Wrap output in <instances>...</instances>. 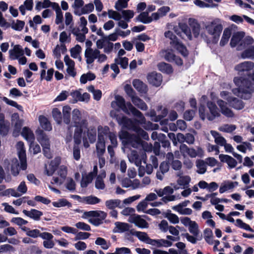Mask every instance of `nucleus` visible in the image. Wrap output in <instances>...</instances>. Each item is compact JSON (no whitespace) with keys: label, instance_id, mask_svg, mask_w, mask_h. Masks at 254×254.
I'll use <instances>...</instances> for the list:
<instances>
[{"label":"nucleus","instance_id":"nucleus-1","mask_svg":"<svg viewBox=\"0 0 254 254\" xmlns=\"http://www.w3.org/2000/svg\"><path fill=\"white\" fill-rule=\"evenodd\" d=\"M254 68V63L251 61H245L235 66L234 69L239 76L235 77L233 79L234 83L238 87L232 89L234 95L244 99L251 97L254 91V87L247 76Z\"/></svg>","mask_w":254,"mask_h":254},{"label":"nucleus","instance_id":"nucleus-2","mask_svg":"<svg viewBox=\"0 0 254 254\" xmlns=\"http://www.w3.org/2000/svg\"><path fill=\"white\" fill-rule=\"evenodd\" d=\"M139 120L138 118V120H135L133 121L124 115L121 117V122H119V125L122 126L123 128L135 132L137 134L135 135L130 134L127 131H121L119 133V137L125 145H130L136 148L141 143V138L145 140L149 139L147 133L137 125V123L141 125L143 124H140L138 121Z\"/></svg>","mask_w":254,"mask_h":254},{"label":"nucleus","instance_id":"nucleus-3","mask_svg":"<svg viewBox=\"0 0 254 254\" xmlns=\"http://www.w3.org/2000/svg\"><path fill=\"white\" fill-rule=\"evenodd\" d=\"M115 100L111 103V106L113 108H116L118 107L128 115L131 112L133 115L139 119L138 121L140 124L145 123L146 119L142 113L133 107L130 102L126 103L124 98L120 95L115 96Z\"/></svg>","mask_w":254,"mask_h":254},{"label":"nucleus","instance_id":"nucleus-4","mask_svg":"<svg viewBox=\"0 0 254 254\" xmlns=\"http://www.w3.org/2000/svg\"><path fill=\"white\" fill-rule=\"evenodd\" d=\"M72 124L73 127H75L74 130L73 140L74 143L79 144L81 143V135L84 128L87 127V121L85 119H82L80 112L75 109L72 112Z\"/></svg>","mask_w":254,"mask_h":254},{"label":"nucleus","instance_id":"nucleus-5","mask_svg":"<svg viewBox=\"0 0 254 254\" xmlns=\"http://www.w3.org/2000/svg\"><path fill=\"white\" fill-rule=\"evenodd\" d=\"M107 213L101 210H91L85 211L82 217L84 219L90 218L88 222L94 226H99L103 223V221L105 219Z\"/></svg>","mask_w":254,"mask_h":254},{"label":"nucleus","instance_id":"nucleus-6","mask_svg":"<svg viewBox=\"0 0 254 254\" xmlns=\"http://www.w3.org/2000/svg\"><path fill=\"white\" fill-rule=\"evenodd\" d=\"M109 128L106 127L102 130L98 128V141L96 143V148L97 156H103L105 152V136L107 134Z\"/></svg>","mask_w":254,"mask_h":254},{"label":"nucleus","instance_id":"nucleus-7","mask_svg":"<svg viewBox=\"0 0 254 254\" xmlns=\"http://www.w3.org/2000/svg\"><path fill=\"white\" fill-rule=\"evenodd\" d=\"M154 191L159 197H162L161 200L165 203L174 201L176 196L172 195L174 193V189L170 186H167L164 189H155Z\"/></svg>","mask_w":254,"mask_h":254},{"label":"nucleus","instance_id":"nucleus-8","mask_svg":"<svg viewBox=\"0 0 254 254\" xmlns=\"http://www.w3.org/2000/svg\"><path fill=\"white\" fill-rule=\"evenodd\" d=\"M164 35L166 38H168L171 40L170 43L172 47L176 48L184 56L187 55L188 53L186 47L179 41L177 37L173 34L172 32L168 31L165 32Z\"/></svg>","mask_w":254,"mask_h":254},{"label":"nucleus","instance_id":"nucleus-9","mask_svg":"<svg viewBox=\"0 0 254 254\" xmlns=\"http://www.w3.org/2000/svg\"><path fill=\"white\" fill-rule=\"evenodd\" d=\"M206 29L209 34L217 40L222 31L223 26L218 20H214L206 26Z\"/></svg>","mask_w":254,"mask_h":254},{"label":"nucleus","instance_id":"nucleus-10","mask_svg":"<svg viewBox=\"0 0 254 254\" xmlns=\"http://www.w3.org/2000/svg\"><path fill=\"white\" fill-rule=\"evenodd\" d=\"M180 151L184 157L188 155L191 158H195L197 156L201 155L203 152L200 147H198L197 149L195 150L193 148H189L185 144H182L180 146Z\"/></svg>","mask_w":254,"mask_h":254},{"label":"nucleus","instance_id":"nucleus-11","mask_svg":"<svg viewBox=\"0 0 254 254\" xmlns=\"http://www.w3.org/2000/svg\"><path fill=\"white\" fill-rule=\"evenodd\" d=\"M128 160L130 162L133 163L136 166H139L141 164L142 161L146 164V154L142 152L138 154L135 150H132L129 154L128 155Z\"/></svg>","mask_w":254,"mask_h":254},{"label":"nucleus","instance_id":"nucleus-12","mask_svg":"<svg viewBox=\"0 0 254 254\" xmlns=\"http://www.w3.org/2000/svg\"><path fill=\"white\" fill-rule=\"evenodd\" d=\"M207 107L209 109V113H206V118L209 121H213L215 118L221 116L220 110L214 103L212 101H208Z\"/></svg>","mask_w":254,"mask_h":254},{"label":"nucleus","instance_id":"nucleus-13","mask_svg":"<svg viewBox=\"0 0 254 254\" xmlns=\"http://www.w3.org/2000/svg\"><path fill=\"white\" fill-rule=\"evenodd\" d=\"M24 146V143L22 141H19L16 144L18 157L20 161V168L23 170L27 168L26 152Z\"/></svg>","mask_w":254,"mask_h":254},{"label":"nucleus","instance_id":"nucleus-14","mask_svg":"<svg viewBox=\"0 0 254 254\" xmlns=\"http://www.w3.org/2000/svg\"><path fill=\"white\" fill-rule=\"evenodd\" d=\"M128 221L131 223L134 224L135 226L139 228H147L148 227V223L146 220L136 214L131 215L128 218Z\"/></svg>","mask_w":254,"mask_h":254},{"label":"nucleus","instance_id":"nucleus-15","mask_svg":"<svg viewBox=\"0 0 254 254\" xmlns=\"http://www.w3.org/2000/svg\"><path fill=\"white\" fill-rule=\"evenodd\" d=\"M99 53L100 51L98 49L87 48L85 51L86 63L88 64H92L94 60L97 58V56H99Z\"/></svg>","mask_w":254,"mask_h":254},{"label":"nucleus","instance_id":"nucleus-16","mask_svg":"<svg viewBox=\"0 0 254 254\" xmlns=\"http://www.w3.org/2000/svg\"><path fill=\"white\" fill-rule=\"evenodd\" d=\"M217 104L220 108V113L227 118H233L234 117L233 112L228 107L227 103L221 99L217 101Z\"/></svg>","mask_w":254,"mask_h":254},{"label":"nucleus","instance_id":"nucleus-17","mask_svg":"<svg viewBox=\"0 0 254 254\" xmlns=\"http://www.w3.org/2000/svg\"><path fill=\"white\" fill-rule=\"evenodd\" d=\"M148 82L156 87L159 86L162 81V75L156 72H152L149 73L147 76Z\"/></svg>","mask_w":254,"mask_h":254},{"label":"nucleus","instance_id":"nucleus-18","mask_svg":"<svg viewBox=\"0 0 254 254\" xmlns=\"http://www.w3.org/2000/svg\"><path fill=\"white\" fill-rule=\"evenodd\" d=\"M9 122L5 120L3 114H0V135L2 136H6L9 132Z\"/></svg>","mask_w":254,"mask_h":254},{"label":"nucleus","instance_id":"nucleus-19","mask_svg":"<svg viewBox=\"0 0 254 254\" xmlns=\"http://www.w3.org/2000/svg\"><path fill=\"white\" fill-rule=\"evenodd\" d=\"M37 138L39 142L43 147L50 146V142L48 136L43 130L39 129L36 131Z\"/></svg>","mask_w":254,"mask_h":254},{"label":"nucleus","instance_id":"nucleus-20","mask_svg":"<svg viewBox=\"0 0 254 254\" xmlns=\"http://www.w3.org/2000/svg\"><path fill=\"white\" fill-rule=\"evenodd\" d=\"M8 53L9 59L11 60L18 59V58L24 55V51L19 45L14 46L13 49L10 50Z\"/></svg>","mask_w":254,"mask_h":254},{"label":"nucleus","instance_id":"nucleus-21","mask_svg":"<svg viewBox=\"0 0 254 254\" xmlns=\"http://www.w3.org/2000/svg\"><path fill=\"white\" fill-rule=\"evenodd\" d=\"M53 235L48 232H43L41 235V238L45 241L43 242V246L46 249H52L55 246V243L53 241Z\"/></svg>","mask_w":254,"mask_h":254},{"label":"nucleus","instance_id":"nucleus-22","mask_svg":"<svg viewBox=\"0 0 254 254\" xmlns=\"http://www.w3.org/2000/svg\"><path fill=\"white\" fill-rule=\"evenodd\" d=\"M106 174L104 170L101 171L100 173L97 175L95 181V187L98 190H103L105 188V184L103 179L106 178Z\"/></svg>","mask_w":254,"mask_h":254},{"label":"nucleus","instance_id":"nucleus-23","mask_svg":"<svg viewBox=\"0 0 254 254\" xmlns=\"http://www.w3.org/2000/svg\"><path fill=\"white\" fill-rule=\"evenodd\" d=\"M226 100L233 108L236 110H241L244 107V102L235 97H228Z\"/></svg>","mask_w":254,"mask_h":254},{"label":"nucleus","instance_id":"nucleus-24","mask_svg":"<svg viewBox=\"0 0 254 254\" xmlns=\"http://www.w3.org/2000/svg\"><path fill=\"white\" fill-rule=\"evenodd\" d=\"M169 164L166 161L162 162L159 167V170L157 172L156 177L160 181L163 180L164 174L169 170Z\"/></svg>","mask_w":254,"mask_h":254},{"label":"nucleus","instance_id":"nucleus-25","mask_svg":"<svg viewBox=\"0 0 254 254\" xmlns=\"http://www.w3.org/2000/svg\"><path fill=\"white\" fill-rule=\"evenodd\" d=\"M22 212L27 216L34 219L35 221H39L40 217L43 215V212L35 209H32L30 211L23 210Z\"/></svg>","mask_w":254,"mask_h":254},{"label":"nucleus","instance_id":"nucleus-26","mask_svg":"<svg viewBox=\"0 0 254 254\" xmlns=\"http://www.w3.org/2000/svg\"><path fill=\"white\" fill-rule=\"evenodd\" d=\"M105 206L109 209H115L118 207L122 208L124 205L121 200L119 199H111L107 200L105 201Z\"/></svg>","mask_w":254,"mask_h":254},{"label":"nucleus","instance_id":"nucleus-27","mask_svg":"<svg viewBox=\"0 0 254 254\" xmlns=\"http://www.w3.org/2000/svg\"><path fill=\"white\" fill-rule=\"evenodd\" d=\"M219 158L221 162L226 163L230 168L235 167L237 164L236 160L229 155L220 154Z\"/></svg>","mask_w":254,"mask_h":254},{"label":"nucleus","instance_id":"nucleus-28","mask_svg":"<svg viewBox=\"0 0 254 254\" xmlns=\"http://www.w3.org/2000/svg\"><path fill=\"white\" fill-rule=\"evenodd\" d=\"M61 162V159L59 157L55 158L54 160H52L50 164V169L49 170L47 168V165H45V172L48 176H52L58 166Z\"/></svg>","mask_w":254,"mask_h":254},{"label":"nucleus","instance_id":"nucleus-29","mask_svg":"<svg viewBox=\"0 0 254 254\" xmlns=\"http://www.w3.org/2000/svg\"><path fill=\"white\" fill-rule=\"evenodd\" d=\"M170 10V7L163 6L159 8L157 12L152 13V16L153 17L154 20H157L160 17L165 16Z\"/></svg>","mask_w":254,"mask_h":254},{"label":"nucleus","instance_id":"nucleus-30","mask_svg":"<svg viewBox=\"0 0 254 254\" xmlns=\"http://www.w3.org/2000/svg\"><path fill=\"white\" fill-rule=\"evenodd\" d=\"M21 135L29 142L32 143L34 142V134L29 128L27 127H23L21 132Z\"/></svg>","mask_w":254,"mask_h":254},{"label":"nucleus","instance_id":"nucleus-31","mask_svg":"<svg viewBox=\"0 0 254 254\" xmlns=\"http://www.w3.org/2000/svg\"><path fill=\"white\" fill-rule=\"evenodd\" d=\"M154 20L152 15L149 16L148 12H142L140 13L137 17H135V20L136 21H140L143 23L147 24L149 23Z\"/></svg>","mask_w":254,"mask_h":254},{"label":"nucleus","instance_id":"nucleus-32","mask_svg":"<svg viewBox=\"0 0 254 254\" xmlns=\"http://www.w3.org/2000/svg\"><path fill=\"white\" fill-rule=\"evenodd\" d=\"M134 87L141 93H146L148 91L147 86L139 79H134L132 82Z\"/></svg>","mask_w":254,"mask_h":254},{"label":"nucleus","instance_id":"nucleus-33","mask_svg":"<svg viewBox=\"0 0 254 254\" xmlns=\"http://www.w3.org/2000/svg\"><path fill=\"white\" fill-rule=\"evenodd\" d=\"M132 235L136 236L141 241L146 244L150 245L152 239H150L147 234L144 232L134 231L132 233Z\"/></svg>","mask_w":254,"mask_h":254},{"label":"nucleus","instance_id":"nucleus-34","mask_svg":"<svg viewBox=\"0 0 254 254\" xmlns=\"http://www.w3.org/2000/svg\"><path fill=\"white\" fill-rule=\"evenodd\" d=\"M115 227L114 229V232L123 233L129 230L130 225L124 222H116L115 223Z\"/></svg>","mask_w":254,"mask_h":254},{"label":"nucleus","instance_id":"nucleus-35","mask_svg":"<svg viewBox=\"0 0 254 254\" xmlns=\"http://www.w3.org/2000/svg\"><path fill=\"white\" fill-rule=\"evenodd\" d=\"M79 201L87 204L94 205L100 203L101 201V200L95 196L91 195L83 197L82 198V200Z\"/></svg>","mask_w":254,"mask_h":254},{"label":"nucleus","instance_id":"nucleus-36","mask_svg":"<svg viewBox=\"0 0 254 254\" xmlns=\"http://www.w3.org/2000/svg\"><path fill=\"white\" fill-rule=\"evenodd\" d=\"M173 243L170 241L164 239L155 240L152 239L150 245L157 247H171Z\"/></svg>","mask_w":254,"mask_h":254},{"label":"nucleus","instance_id":"nucleus-37","mask_svg":"<svg viewBox=\"0 0 254 254\" xmlns=\"http://www.w3.org/2000/svg\"><path fill=\"white\" fill-rule=\"evenodd\" d=\"M39 121L41 127L45 130L51 131L52 129L50 122L44 116L40 115L39 117Z\"/></svg>","mask_w":254,"mask_h":254},{"label":"nucleus","instance_id":"nucleus-38","mask_svg":"<svg viewBox=\"0 0 254 254\" xmlns=\"http://www.w3.org/2000/svg\"><path fill=\"white\" fill-rule=\"evenodd\" d=\"M210 133L214 138L215 142L218 145L223 146L226 142V140L221 134L216 131L211 130Z\"/></svg>","mask_w":254,"mask_h":254},{"label":"nucleus","instance_id":"nucleus-39","mask_svg":"<svg viewBox=\"0 0 254 254\" xmlns=\"http://www.w3.org/2000/svg\"><path fill=\"white\" fill-rule=\"evenodd\" d=\"M94 9V4L92 3H88L85 5H83V7L81 8L80 11H76L75 14L80 16L82 14H88L92 12Z\"/></svg>","mask_w":254,"mask_h":254},{"label":"nucleus","instance_id":"nucleus-40","mask_svg":"<svg viewBox=\"0 0 254 254\" xmlns=\"http://www.w3.org/2000/svg\"><path fill=\"white\" fill-rule=\"evenodd\" d=\"M131 101L133 104L138 108L142 110H146L147 109V106L146 103L138 97L135 96L132 97Z\"/></svg>","mask_w":254,"mask_h":254},{"label":"nucleus","instance_id":"nucleus-41","mask_svg":"<svg viewBox=\"0 0 254 254\" xmlns=\"http://www.w3.org/2000/svg\"><path fill=\"white\" fill-rule=\"evenodd\" d=\"M33 6V0H26L23 4L21 5L19 9L22 15H25V10H32Z\"/></svg>","mask_w":254,"mask_h":254},{"label":"nucleus","instance_id":"nucleus-42","mask_svg":"<svg viewBox=\"0 0 254 254\" xmlns=\"http://www.w3.org/2000/svg\"><path fill=\"white\" fill-rule=\"evenodd\" d=\"M181 174L182 173H179L177 175L180 177L177 180V183L180 186H183L185 189L188 187L190 181V178L188 176H181Z\"/></svg>","mask_w":254,"mask_h":254},{"label":"nucleus","instance_id":"nucleus-43","mask_svg":"<svg viewBox=\"0 0 254 254\" xmlns=\"http://www.w3.org/2000/svg\"><path fill=\"white\" fill-rule=\"evenodd\" d=\"M157 67L160 71L168 74L171 73L173 71L172 66L164 62L159 63L157 64Z\"/></svg>","mask_w":254,"mask_h":254},{"label":"nucleus","instance_id":"nucleus-44","mask_svg":"<svg viewBox=\"0 0 254 254\" xmlns=\"http://www.w3.org/2000/svg\"><path fill=\"white\" fill-rule=\"evenodd\" d=\"M70 111L71 108L68 106L63 108V121L67 125H69L70 122Z\"/></svg>","mask_w":254,"mask_h":254},{"label":"nucleus","instance_id":"nucleus-45","mask_svg":"<svg viewBox=\"0 0 254 254\" xmlns=\"http://www.w3.org/2000/svg\"><path fill=\"white\" fill-rule=\"evenodd\" d=\"M196 166L197 167L196 172L199 174H203L206 172L207 164L203 160H197L196 161Z\"/></svg>","mask_w":254,"mask_h":254},{"label":"nucleus","instance_id":"nucleus-46","mask_svg":"<svg viewBox=\"0 0 254 254\" xmlns=\"http://www.w3.org/2000/svg\"><path fill=\"white\" fill-rule=\"evenodd\" d=\"M241 57L243 59H254V46H251L241 54Z\"/></svg>","mask_w":254,"mask_h":254},{"label":"nucleus","instance_id":"nucleus-47","mask_svg":"<svg viewBox=\"0 0 254 254\" xmlns=\"http://www.w3.org/2000/svg\"><path fill=\"white\" fill-rule=\"evenodd\" d=\"M180 28L181 29V34L183 36L186 35L189 40H191V31L188 26L185 23H180Z\"/></svg>","mask_w":254,"mask_h":254},{"label":"nucleus","instance_id":"nucleus-48","mask_svg":"<svg viewBox=\"0 0 254 254\" xmlns=\"http://www.w3.org/2000/svg\"><path fill=\"white\" fill-rule=\"evenodd\" d=\"M231 35V31L229 28L224 29L222 37L220 42V45L221 46H224L229 41V39Z\"/></svg>","mask_w":254,"mask_h":254},{"label":"nucleus","instance_id":"nucleus-49","mask_svg":"<svg viewBox=\"0 0 254 254\" xmlns=\"http://www.w3.org/2000/svg\"><path fill=\"white\" fill-rule=\"evenodd\" d=\"M19 164L16 158H14L11 160V172L12 174L14 176H17L19 174Z\"/></svg>","mask_w":254,"mask_h":254},{"label":"nucleus","instance_id":"nucleus-50","mask_svg":"<svg viewBox=\"0 0 254 254\" xmlns=\"http://www.w3.org/2000/svg\"><path fill=\"white\" fill-rule=\"evenodd\" d=\"M190 24L192 28L193 34L195 37H197L200 32V25L194 19L190 20Z\"/></svg>","mask_w":254,"mask_h":254},{"label":"nucleus","instance_id":"nucleus-51","mask_svg":"<svg viewBox=\"0 0 254 254\" xmlns=\"http://www.w3.org/2000/svg\"><path fill=\"white\" fill-rule=\"evenodd\" d=\"M122 16L127 22H129L130 19L133 17L134 12L132 10H122Z\"/></svg>","mask_w":254,"mask_h":254},{"label":"nucleus","instance_id":"nucleus-52","mask_svg":"<svg viewBox=\"0 0 254 254\" xmlns=\"http://www.w3.org/2000/svg\"><path fill=\"white\" fill-rule=\"evenodd\" d=\"M129 0H117L115 3V8L118 11H121L124 8H127L128 2Z\"/></svg>","mask_w":254,"mask_h":254},{"label":"nucleus","instance_id":"nucleus-53","mask_svg":"<svg viewBox=\"0 0 254 254\" xmlns=\"http://www.w3.org/2000/svg\"><path fill=\"white\" fill-rule=\"evenodd\" d=\"M95 243L97 245L101 246V248L104 250L108 249L111 245L110 242L107 243L104 239L101 237L97 238Z\"/></svg>","mask_w":254,"mask_h":254},{"label":"nucleus","instance_id":"nucleus-54","mask_svg":"<svg viewBox=\"0 0 254 254\" xmlns=\"http://www.w3.org/2000/svg\"><path fill=\"white\" fill-rule=\"evenodd\" d=\"M52 204L56 207H61L65 206L70 207L71 206V204L66 199L64 198L60 199L58 201L53 202Z\"/></svg>","mask_w":254,"mask_h":254},{"label":"nucleus","instance_id":"nucleus-55","mask_svg":"<svg viewBox=\"0 0 254 254\" xmlns=\"http://www.w3.org/2000/svg\"><path fill=\"white\" fill-rule=\"evenodd\" d=\"M115 62L120 65L123 69L127 68L128 65V59L126 57H118L115 59Z\"/></svg>","mask_w":254,"mask_h":254},{"label":"nucleus","instance_id":"nucleus-56","mask_svg":"<svg viewBox=\"0 0 254 254\" xmlns=\"http://www.w3.org/2000/svg\"><path fill=\"white\" fill-rule=\"evenodd\" d=\"M92 173H90L85 177H82L80 185L82 188H86L88 185L91 183L93 180Z\"/></svg>","mask_w":254,"mask_h":254},{"label":"nucleus","instance_id":"nucleus-57","mask_svg":"<svg viewBox=\"0 0 254 254\" xmlns=\"http://www.w3.org/2000/svg\"><path fill=\"white\" fill-rule=\"evenodd\" d=\"M52 115L58 124H61L62 122V116L61 111L58 108H54L52 111Z\"/></svg>","mask_w":254,"mask_h":254},{"label":"nucleus","instance_id":"nucleus-58","mask_svg":"<svg viewBox=\"0 0 254 254\" xmlns=\"http://www.w3.org/2000/svg\"><path fill=\"white\" fill-rule=\"evenodd\" d=\"M243 36L239 33L234 34L231 39L230 45L232 47H235L241 41Z\"/></svg>","mask_w":254,"mask_h":254},{"label":"nucleus","instance_id":"nucleus-59","mask_svg":"<svg viewBox=\"0 0 254 254\" xmlns=\"http://www.w3.org/2000/svg\"><path fill=\"white\" fill-rule=\"evenodd\" d=\"M25 22L23 21L17 20L16 22L13 21L11 24L12 29L17 31H21L24 27Z\"/></svg>","mask_w":254,"mask_h":254},{"label":"nucleus","instance_id":"nucleus-60","mask_svg":"<svg viewBox=\"0 0 254 254\" xmlns=\"http://www.w3.org/2000/svg\"><path fill=\"white\" fill-rule=\"evenodd\" d=\"M162 106H158V115L157 117V119L155 120V122H158L159 120H160L163 118L166 117L168 113V110L167 108L162 109Z\"/></svg>","mask_w":254,"mask_h":254},{"label":"nucleus","instance_id":"nucleus-61","mask_svg":"<svg viewBox=\"0 0 254 254\" xmlns=\"http://www.w3.org/2000/svg\"><path fill=\"white\" fill-rule=\"evenodd\" d=\"M108 15L110 18L113 19L117 21L121 20L122 18V15L120 13L112 9L108 10Z\"/></svg>","mask_w":254,"mask_h":254},{"label":"nucleus","instance_id":"nucleus-62","mask_svg":"<svg viewBox=\"0 0 254 254\" xmlns=\"http://www.w3.org/2000/svg\"><path fill=\"white\" fill-rule=\"evenodd\" d=\"M26 234L29 237L33 238H36L38 237H41V236L43 234V233H41L40 231L38 229L30 230V229H27Z\"/></svg>","mask_w":254,"mask_h":254},{"label":"nucleus","instance_id":"nucleus-63","mask_svg":"<svg viewBox=\"0 0 254 254\" xmlns=\"http://www.w3.org/2000/svg\"><path fill=\"white\" fill-rule=\"evenodd\" d=\"M189 230L194 236L197 237L199 234L198 226L195 221L189 226Z\"/></svg>","mask_w":254,"mask_h":254},{"label":"nucleus","instance_id":"nucleus-64","mask_svg":"<svg viewBox=\"0 0 254 254\" xmlns=\"http://www.w3.org/2000/svg\"><path fill=\"white\" fill-rule=\"evenodd\" d=\"M87 136L90 143H94L96 139V129L95 128L88 129L87 130Z\"/></svg>","mask_w":254,"mask_h":254}]
</instances>
